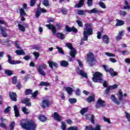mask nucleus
Instances as JSON below:
<instances>
[{
  "label": "nucleus",
  "mask_w": 130,
  "mask_h": 130,
  "mask_svg": "<svg viewBox=\"0 0 130 130\" xmlns=\"http://www.w3.org/2000/svg\"><path fill=\"white\" fill-rule=\"evenodd\" d=\"M20 125L23 129L36 130L37 126L34 122L27 121L25 119H22L20 121Z\"/></svg>",
  "instance_id": "1"
},
{
  "label": "nucleus",
  "mask_w": 130,
  "mask_h": 130,
  "mask_svg": "<svg viewBox=\"0 0 130 130\" xmlns=\"http://www.w3.org/2000/svg\"><path fill=\"white\" fill-rule=\"evenodd\" d=\"M47 28H48L49 30H51L53 35L54 36L56 35V37L57 38H59V39H61L62 40H63L66 38V35L63 34L62 32H57L56 30V27L54 26L53 24H46L45 25Z\"/></svg>",
  "instance_id": "2"
},
{
  "label": "nucleus",
  "mask_w": 130,
  "mask_h": 130,
  "mask_svg": "<svg viewBox=\"0 0 130 130\" xmlns=\"http://www.w3.org/2000/svg\"><path fill=\"white\" fill-rule=\"evenodd\" d=\"M93 77L91 80L94 83H99L100 84H102L104 81L102 77L103 74L101 72H95L93 74H92Z\"/></svg>",
  "instance_id": "3"
},
{
  "label": "nucleus",
  "mask_w": 130,
  "mask_h": 130,
  "mask_svg": "<svg viewBox=\"0 0 130 130\" xmlns=\"http://www.w3.org/2000/svg\"><path fill=\"white\" fill-rule=\"evenodd\" d=\"M91 25H92V23H85L84 24V28L83 33H85V34L87 35H92L93 34V28L91 27Z\"/></svg>",
  "instance_id": "4"
},
{
  "label": "nucleus",
  "mask_w": 130,
  "mask_h": 130,
  "mask_svg": "<svg viewBox=\"0 0 130 130\" xmlns=\"http://www.w3.org/2000/svg\"><path fill=\"white\" fill-rule=\"evenodd\" d=\"M87 62H89V64H90V67H93V66H94L93 62L96 60L94 54H93L92 52H89L88 54H87Z\"/></svg>",
  "instance_id": "5"
},
{
  "label": "nucleus",
  "mask_w": 130,
  "mask_h": 130,
  "mask_svg": "<svg viewBox=\"0 0 130 130\" xmlns=\"http://www.w3.org/2000/svg\"><path fill=\"white\" fill-rule=\"evenodd\" d=\"M47 68V65H46V64L43 63L39 67L38 72H39V73H40V75H42V76H46V74L43 70H45V69Z\"/></svg>",
  "instance_id": "6"
},
{
  "label": "nucleus",
  "mask_w": 130,
  "mask_h": 130,
  "mask_svg": "<svg viewBox=\"0 0 130 130\" xmlns=\"http://www.w3.org/2000/svg\"><path fill=\"white\" fill-rule=\"evenodd\" d=\"M106 106V104L104 100H102L101 98H99L95 104V107L96 108H101V107H105Z\"/></svg>",
  "instance_id": "7"
},
{
  "label": "nucleus",
  "mask_w": 130,
  "mask_h": 130,
  "mask_svg": "<svg viewBox=\"0 0 130 130\" xmlns=\"http://www.w3.org/2000/svg\"><path fill=\"white\" fill-rule=\"evenodd\" d=\"M65 28L67 32H73V33H78V29L74 26L71 27L69 25H66L65 26Z\"/></svg>",
  "instance_id": "8"
},
{
  "label": "nucleus",
  "mask_w": 130,
  "mask_h": 130,
  "mask_svg": "<svg viewBox=\"0 0 130 130\" xmlns=\"http://www.w3.org/2000/svg\"><path fill=\"white\" fill-rule=\"evenodd\" d=\"M8 62L10 64H19V63H21V61L20 60H12V56L11 55H8Z\"/></svg>",
  "instance_id": "9"
},
{
  "label": "nucleus",
  "mask_w": 130,
  "mask_h": 130,
  "mask_svg": "<svg viewBox=\"0 0 130 130\" xmlns=\"http://www.w3.org/2000/svg\"><path fill=\"white\" fill-rule=\"evenodd\" d=\"M31 99L30 98H26L21 100V103H22V104H25L26 106H31Z\"/></svg>",
  "instance_id": "10"
},
{
  "label": "nucleus",
  "mask_w": 130,
  "mask_h": 130,
  "mask_svg": "<svg viewBox=\"0 0 130 130\" xmlns=\"http://www.w3.org/2000/svg\"><path fill=\"white\" fill-rule=\"evenodd\" d=\"M85 12H86V13H88V14H99V13H103V11H99L97 10V8H93L90 11L85 10Z\"/></svg>",
  "instance_id": "11"
},
{
  "label": "nucleus",
  "mask_w": 130,
  "mask_h": 130,
  "mask_svg": "<svg viewBox=\"0 0 130 130\" xmlns=\"http://www.w3.org/2000/svg\"><path fill=\"white\" fill-rule=\"evenodd\" d=\"M17 93L14 92H9V97L12 101L17 102Z\"/></svg>",
  "instance_id": "12"
},
{
  "label": "nucleus",
  "mask_w": 130,
  "mask_h": 130,
  "mask_svg": "<svg viewBox=\"0 0 130 130\" xmlns=\"http://www.w3.org/2000/svg\"><path fill=\"white\" fill-rule=\"evenodd\" d=\"M53 118L55 119V120H57V121H58V122H60L61 121V116L58 114V113L55 112L54 113V114L52 115Z\"/></svg>",
  "instance_id": "13"
},
{
  "label": "nucleus",
  "mask_w": 130,
  "mask_h": 130,
  "mask_svg": "<svg viewBox=\"0 0 130 130\" xmlns=\"http://www.w3.org/2000/svg\"><path fill=\"white\" fill-rule=\"evenodd\" d=\"M102 40L103 42H104V43H106V44H108V43H109V41H110L109 37L107 35H104L102 36Z\"/></svg>",
  "instance_id": "14"
},
{
  "label": "nucleus",
  "mask_w": 130,
  "mask_h": 130,
  "mask_svg": "<svg viewBox=\"0 0 130 130\" xmlns=\"http://www.w3.org/2000/svg\"><path fill=\"white\" fill-rule=\"evenodd\" d=\"M111 100L115 103L117 105H120V102L117 100L115 95L112 94L111 95Z\"/></svg>",
  "instance_id": "15"
},
{
  "label": "nucleus",
  "mask_w": 130,
  "mask_h": 130,
  "mask_svg": "<svg viewBox=\"0 0 130 130\" xmlns=\"http://www.w3.org/2000/svg\"><path fill=\"white\" fill-rule=\"evenodd\" d=\"M84 3H85V0H80L79 3L75 5L74 8H82L84 6Z\"/></svg>",
  "instance_id": "16"
},
{
  "label": "nucleus",
  "mask_w": 130,
  "mask_h": 130,
  "mask_svg": "<svg viewBox=\"0 0 130 130\" xmlns=\"http://www.w3.org/2000/svg\"><path fill=\"white\" fill-rule=\"evenodd\" d=\"M48 63L49 64V66L51 69H53V67H54L56 69H57V63L51 61H48Z\"/></svg>",
  "instance_id": "17"
},
{
  "label": "nucleus",
  "mask_w": 130,
  "mask_h": 130,
  "mask_svg": "<svg viewBox=\"0 0 130 130\" xmlns=\"http://www.w3.org/2000/svg\"><path fill=\"white\" fill-rule=\"evenodd\" d=\"M14 111L15 117H19V116H20V112H19L18 107L16 105H14Z\"/></svg>",
  "instance_id": "18"
},
{
  "label": "nucleus",
  "mask_w": 130,
  "mask_h": 130,
  "mask_svg": "<svg viewBox=\"0 0 130 130\" xmlns=\"http://www.w3.org/2000/svg\"><path fill=\"white\" fill-rule=\"evenodd\" d=\"M42 107L43 108H45L46 106H47V107H49V105H50V103H49V101H48V100H44L42 102Z\"/></svg>",
  "instance_id": "19"
},
{
  "label": "nucleus",
  "mask_w": 130,
  "mask_h": 130,
  "mask_svg": "<svg viewBox=\"0 0 130 130\" xmlns=\"http://www.w3.org/2000/svg\"><path fill=\"white\" fill-rule=\"evenodd\" d=\"M78 74H79L80 76H82V77H84L85 79H88V75H87V73H86V72H85L83 70H81Z\"/></svg>",
  "instance_id": "20"
},
{
  "label": "nucleus",
  "mask_w": 130,
  "mask_h": 130,
  "mask_svg": "<svg viewBox=\"0 0 130 130\" xmlns=\"http://www.w3.org/2000/svg\"><path fill=\"white\" fill-rule=\"evenodd\" d=\"M0 30L1 31V34L3 37H7L8 36V34H7V31L4 29V27L0 25Z\"/></svg>",
  "instance_id": "21"
},
{
  "label": "nucleus",
  "mask_w": 130,
  "mask_h": 130,
  "mask_svg": "<svg viewBox=\"0 0 130 130\" xmlns=\"http://www.w3.org/2000/svg\"><path fill=\"white\" fill-rule=\"evenodd\" d=\"M60 65L63 68H67V67L69 66V62L68 61L63 60L60 62Z\"/></svg>",
  "instance_id": "22"
},
{
  "label": "nucleus",
  "mask_w": 130,
  "mask_h": 130,
  "mask_svg": "<svg viewBox=\"0 0 130 130\" xmlns=\"http://www.w3.org/2000/svg\"><path fill=\"white\" fill-rule=\"evenodd\" d=\"M117 23L115 25L116 26H122L123 25H124V21L121 20H119V19H116V20Z\"/></svg>",
  "instance_id": "23"
},
{
  "label": "nucleus",
  "mask_w": 130,
  "mask_h": 130,
  "mask_svg": "<svg viewBox=\"0 0 130 130\" xmlns=\"http://www.w3.org/2000/svg\"><path fill=\"white\" fill-rule=\"evenodd\" d=\"M50 85V83L49 82L42 81L40 82L39 86L41 87H44V86L48 87V86H49Z\"/></svg>",
  "instance_id": "24"
},
{
  "label": "nucleus",
  "mask_w": 130,
  "mask_h": 130,
  "mask_svg": "<svg viewBox=\"0 0 130 130\" xmlns=\"http://www.w3.org/2000/svg\"><path fill=\"white\" fill-rule=\"evenodd\" d=\"M109 73H110L111 77H112V78H114V77L117 76V73L115 72V71H114L112 68H110V70Z\"/></svg>",
  "instance_id": "25"
},
{
  "label": "nucleus",
  "mask_w": 130,
  "mask_h": 130,
  "mask_svg": "<svg viewBox=\"0 0 130 130\" xmlns=\"http://www.w3.org/2000/svg\"><path fill=\"white\" fill-rule=\"evenodd\" d=\"M94 100H95V95L94 94L88 96V98L87 99V102H88V103H91V102H93Z\"/></svg>",
  "instance_id": "26"
},
{
  "label": "nucleus",
  "mask_w": 130,
  "mask_h": 130,
  "mask_svg": "<svg viewBox=\"0 0 130 130\" xmlns=\"http://www.w3.org/2000/svg\"><path fill=\"white\" fill-rule=\"evenodd\" d=\"M39 119L42 122H44L45 121H46V120H47V117H45L43 115H41L39 117Z\"/></svg>",
  "instance_id": "27"
},
{
  "label": "nucleus",
  "mask_w": 130,
  "mask_h": 130,
  "mask_svg": "<svg viewBox=\"0 0 130 130\" xmlns=\"http://www.w3.org/2000/svg\"><path fill=\"white\" fill-rule=\"evenodd\" d=\"M15 53H16L17 55H24L25 54V53L24 52V51H23V50H16L15 51Z\"/></svg>",
  "instance_id": "28"
},
{
  "label": "nucleus",
  "mask_w": 130,
  "mask_h": 130,
  "mask_svg": "<svg viewBox=\"0 0 130 130\" xmlns=\"http://www.w3.org/2000/svg\"><path fill=\"white\" fill-rule=\"evenodd\" d=\"M124 4L125 6L123 7V9H124V10H130V6L128 2L125 1Z\"/></svg>",
  "instance_id": "29"
},
{
  "label": "nucleus",
  "mask_w": 130,
  "mask_h": 130,
  "mask_svg": "<svg viewBox=\"0 0 130 130\" xmlns=\"http://www.w3.org/2000/svg\"><path fill=\"white\" fill-rule=\"evenodd\" d=\"M70 54L71 57H76V54H77V52H76V50L75 49H73L70 52Z\"/></svg>",
  "instance_id": "30"
},
{
  "label": "nucleus",
  "mask_w": 130,
  "mask_h": 130,
  "mask_svg": "<svg viewBox=\"0 0 130 130\" xmlns=\"http://www.w3.org/2000/svg\"><path fill=\"white\" fill-rule=\"evenodd\" d=\"M18 27L19 30H20L22 32H25V31H26V28H25V26H24L22 24H18Z\"/></svg>",
  "instance_id": "31"
},
{
  "label": "nucleus",
  "mask_w": 130,
  "mask_h": 130,
  "mask_svg": "<svg viewBox=\"0 0 130 130\" xmlns=\"http://www.w3.org/2000/svg\"><path fill=\"white\" fill-rule=\"evenodd\" d=\"M119 98H118V100L119 101H122V98L123 97V94L122 93V91H121V89H119Z\"/></svg>",
  "instance_id": "32"
},
{
  "label": "nucleus",
  "mask_w": 130,
  "mask_h": 130,
  "mask_svg": "<svg viewBox=\"0 0 130 130\" xmlns=\"http://www.w3.org/2000/svg\"><path fill=\"white\" fill-rule=\"evenodd\" d=\"M16 124V123L15 121H13L10 123V124L9 125L10 130H14L15 128V125Z\"/></svg>",
  "instance_id": "33"
},
{
  "label": "nucleus",
  "mask_w": 130,
  "mask_h": 130,
  "mask_svg": "<svg viewBox=\"0 0 130 130\" xmlns=\"http://www.w3.org/2000/svg\"><path fill=\"white\" fill-rule=\"evenodd\" d=\"M25 95H31L32 93H33V90L30 88L26 89L25 91Z\"/></svg>",
  "instance_id": "34"
},
{
  "label": "nucleus",
  "mask_w": 130,
  "mask_h": 130,
  "mask_svg": "<svg viewBox=\"0 0 130 130\" xmlns=\"http://www.w3.org/2000/svg\"><path fill=\"white\" fill-rule=\"evenodd\" d=\"M5 74L7 75V76H11L13 75V71L10 70H6L5 71Z\"/></svg>",
  "instance_id": "35"
},
{
  "label": "nucleus",
  "mask_w": 130,
  "mask_h": 130,
  "mask_svg": "<svg viewBox=\"0 0 130 130\" xmlns=\"http://www.w3.org/2000/svg\"><path fill=\"white\" fill-rule=\"evenodd\" d=\"M69 101L71 104H74L75 103H77V99L70 98L69 99Z\"/></svg>",
  "instance_id": "36"
},
{
  "label": "nucleus",
  "mask_w": 130,
  "mask_h": 130,
  "mask_svg": "<svg viewBox=\"0 0 130 130\" xmlns=\"http://www.w3.org/2000/svg\"><path fill=\"white\" fill-rule=\"evenodd\" d=\"M66 91L69 95H71V94L73 93V88H72L71 87H67Z\"/></svg>",
  "instance_id": "37"
},
{
  "label": "nucleus",
  "mask_w": 130,
  "mask_h": 130,
  "mask_svg": "<svg viewBox=\"0 0 130 130\" xmlns=\"http://www.w3.org/2000/svg\"><path fill=\"white\" fill-rule=\"evenodd\" d=\"M88 111V108H84L80 111V113L82 115H84L86 112Z\"/></svg>",
  "instance_id": "38"
},
{
  "label": "nucleus",
  "mask_w": 130,
  "mask_h": 130,
  "mask_svg": "<svg viewBox=\"0 0 130 130\" xmlns=\"http://www.w3.org/2000/svg\"><path fill=\"white\" fill-rule=\"evenodd\" d=\"M85 12H86V10H78L77 11L78 14L80 15V16H84V15H86L85 13Z\"/></svg>",
  "instance_id": "39"
},
{
  "label": "nucleus",
  "mask_w": 130,
  "mask_h": 130,
  "mask_svg": "<svg viewBox=\"0 0 130 130\" xmlns=\"http://www.w3.org/2000/svg\"><path fill=\"white\" fill-rule=\"evenodd\" d=\"M66 46L71 50L74 49V47H73V44H72V43H68L66 44Z\"/></svg>",
  "instance_id": "40"
},
{
  "label": "nucleus",
  "mask_w": 130,
  "mask_h": 130,
  "mask_svg": "<svg viewBox=\"0 0 130 130\" xmlns=\"http://www.w3.org/2000/svg\"><path fill=\"white\" fill-rule=\"evenodd\" d=\"M20 16H25L27 13H25V10L23 8L20 9Z\"/></svg>",
  "instance_id": "41"
},
{
  "label": "nucleus",
  "mask_w": 130,
  "mask_h": 130,
  "mask_svg": "<svg viewBox=\"0 0 130 130\" xmlns=\"http://www.w3.org/2000/svg\"><path fill=\"white\" fill-rule=\"evenodd\" d=\"M56 49L58 50V52L59 53L63 55L64 54V52L63 51V50H62V48L58 46H56Z\"/></svg>",
  "instance_id": "42"
},
{
  "label": "nucleus",
  "mask_w": 130,
  "mask_h": 130,
  "mask_svg": "<svg viewBox=\"0 0 130 130\" xmlns=\"http://www.w3.org/2000/svg\"><path fill=\"white\" fill-rule=\"evenodd\" d=\"M17 83H18V79H17V76H14L12 78V84L15 85V84H17Z\"/></svg>",
  "instance_id": "43"
},
{
  "label": "nucleus",
  "mask_w": 130,
  "mask_h": 130,
  "mask_svg": "<svg viewBox=\"0 0 130 130\" xmlns=\"http://www.w3.org/2000/svg\"><path fill=\"white\" fill-rule=\"evenodd\" d=\"M99 5L101 8H102V9H106V6L105 5V4L102 2H100L99 3Z\"/></svg>",
  "instance_id": "44"
},
{
  "label": "nucleus",
  "mask_w": 130,
  "mask_h": 130,
  "mask_svg": "<svg viewBox=\"0 0 130 130\" xmlns=\"http://www.w3.org/2000/svg\"><path fill=\"white\" fill-rule=\"evenodd\" d=\"M76 23H77V24H78V25L79 27H81V28H83V22L82 21H81V20H77Z\"/></svg>",
  "instance_id": "45"
},
{
  "label": "nucleus",
  "mask_w": 130,
  "mask_h": 130,
  "mask_svg": "<svg viewBox=\"0 0 130 130\" xmlns=\"http://www.w3.org/2000/svg\"><path fill=\"white\" fill-rule=\"evenodd\" d=\"M43 5L45 6V7H48L49 6V1H48V0H44L43 1Z\"/></svg>",
  "instance_id": "46"
},
{
  "label": "nucleus",
  "mask_w": 130,
  "mask_h": 130,
  "mask_svg": "<svg viewBox=\"0 0 130 130\" xmlns=\"http://www.w3.org/2000/svg\"><path fill=\"white\" fill-rule=\"evenodd\" d=\"M0 127H2L3 128H4V129H8V126L4 123H0Z\"/></svg>",
  "instance_id": "47"
},
{
  "label": "nucleus",
  "mask_w": 130,
  "mask_h": 130,
  "mask_svg": "<svg viewBox=\"0 0 130 130\" xmlns=\"http://www.w3.org/2000/svg\"><path fill=\"white\" fill-rule=\"evenodd\" d=\"M31 95L33 98H34L35 99H36V98L37 97V95H38V90L35 91V92H34V93L32 92Z\"/></svg>",
  "instance_id": "48"
},
{
  "label": "nucleus",
  "mask_w": 130,
  "mask_h": 130,
  "mask_svg": "<svg viewBox=\"0 0 130 130\" xmlns=\"http://www.w3.org/2000/svg\"><path fill=\"white\" fill-rule=\"evenodd\" d=\"M109 87L111 88V90H114L118 87V85L117 84H115L112 86H110Z\"/></svg>",
  "instance_id": "49"
},
{
  "label": "nucleus",
  "mask_w": 130,
  "mask_h": 130,
  "mask_svg": "<svg viewBox=\"0 0 130 130\" xmlns=\"http://www.w3.org/2000/svg\"><path fill=\"white\" fill-rule=\"evenodd\" d=\"M125 117L127 119V121H128L129 122V121H130V114L126 111L125 112Z\"/></svg>",
  "instance_id": "50"
},
{
  "label": "nucleus",
  "mask_w": 130,
  "mask_h": 130,
  "mask_svg": "<svg viewBox=\"0 0 130 130\" xmlns=\"http://www.w3.org/2000/svg\"><path fill=\"white\" fill-rule=\"evenodd\" d=\"M110 90H112L110 86H109L105 91V95H108L110 92Z\"/></svg>",
  "instance_id": "51"
},
{
  "label": "nucleus",
  "mask_w": 130,
  "mask_h": 130,
  "mask_svg": "<svg viewBox=\"0 0 130 130\" xmlns=\"http://www.w3.org/2000/svg\"><path fill=\"white\" fill-rule=\"evenodd\" d=\"M106 55H107V56H109V57H115V54L111 53L110 52H106Z\"/></svg>",
  "instance_id": "52"
},
{
  "label": "nucleus",
  "mask_w": 130,
  "mask_h": 130,
  "mask_svg": "<svg viewBox=\"0 0 130 130\" xmlns=\"http://www.w3.org/2000/svg\"><path fill=\"white\" fill-rule=\"evenodd\" d=\"M36 2H37V0H30V7H34V6H35V4H36Z\"/></svg>",
  "instance_id": "53"
},
{
  "label": "nucleus",
  "mask_w": 130,
  "mask_h": 130,
  "mask_svg": "<svg viewBox=\"0 0 130 130\" xmlns=\"http://www.w3.org/2000/svg\"><path fill=\"white\" fill-rule=\"evenodd\" d=\"M84 130H94V128L92 125L86 126L84 129Z\"/></svg>",
  "instance_id": "54"
},
{
  "label": "nucleus",
  "mask_w": 130,
  "mask_h": 130,
  "mask_svg": "<svg viewBox=\"0 0 130 130\" xmlns=\"http://www.w3.org/2000/svg\"><path fill=\"white\" fill-rule=\"evenodd\" d=\"M40 15H41V11L37 10L36 12V18H39L40 17Z\"/></svg>",
  "instance_id": "55"
},
{
  "label": "nucleus",
  "mask_w": 130,
  "mask_h": 130,
  "mask_svg": "<svg viewBox=\"0 0 130 130\" xmlns=\"http://www.w3.org/2000/svg\"><path fill=\"white\" fill-rule=\"evenodd\" d=\"M83 35H84V37H83V40L84 41H88V35L86 34H85V32H83Z\"/></svg>",
  "instance_id": "56"
},
{
  "label": "nucleus",
  "mask_w": 130,
  "mask_h": 130,
  "mask_svg": "<svg viewBox=\"0 0 130 130\" xmlns=\"http://www.w3.org/2000/svg\"><path fill=\"white\" fill-rule=\"evenodd\" d=\"M68 130H79L77 126H71L68 128Z\"/></svg>",
  "instance_id": "57"
},
{
  "label": "nucleus",
  "mask_w": 130,
  "mask_h": 130,
  "mask_svg": "<svg viewBox=\"0 0 130 130\" xmlns=\"http://www.w3.org/2000/svg\"><path fill=\"white\" fill-rule=\"evenodd\" d=\"M87 6L88 7H91L92 4H93V0H87Z\"/></svg>",
  "instance_id": "58"
},
{
  "label": "nucleus",
  "mask_w": 130,
  "mask_h": 130,
  "mask_svg": "<svg viewBox=\"0 0 130 130\" xmlns=\"http://www.w3.org/2000/svg\"><path fill=\"white\" fill-rule=\"evenodd\" d=\"M61 129L62 130L67 129V125L65 123H63V122H62Z\"/></svg>",
  "instance_id": "59"
},
{
  "label": "nucleus",
  "mask_w": 130,
  "mask_h": 130,
  "mask_svg": "<svg viewBox=\"0 0 130 130\" xmlns=\"http://www.w3.org/2000/svg\"><path fill=\"white\" fill-rule=\"evenodd\" d=\"M27 110H28V109H27V108H26V107H23L22 109V111H23V112L24 113H25V114H28L29 113L27 111Z\"/></svg>",
  "instance_id": "60"
},
{
  "label": "nucleus",
  "mask_w": 130,
  "mask_h": 130,
  "mask_svg": "<svg viewBox=\"0 0 130 130\" xmlns=\"http://www.w3.org/2000/svg\"><path fill=\"white\" fill-rule=\"evenodd\" d=\"M97 38L98 39H101V36H102V32H100V31H98L97 32Z\"/></svg>",
  "instance_id": "61"
},
{
  "label": "nucleus",
  "mask_w": 130,
  "mask_h": 130,
  "mask_svg": "<svg viewBox=\"0 0 130 130\" xmlns=\"http://www.w3.org/2000/svg\"><path fill=\"white\" fill-rule=\"evenodd\" d=\"M10 108H11V107H10V106L7 107L5 109V110H4V112H5V113H9L10 112Z\"/></svg>",
  "instance_id": "62"
},
{
  "label": "nucleus",
  "mask_w": 130,
  "mask_h": 130,
  "mask_svg": "<svg viewBox=\"0 0 130 130\" xmlns=\"http://www.w3.org/2000/svg\"><path fill=\"white\" fill-rule=\"evenodd\" d=\"M31 58V56H29V55H27L23 57V59L25 60H29Z\"/></svg>",
  "instance_id": "63"
},
{
  "label": "nucleus",
  "mask_w": 130,
  "mask_h": 130,
  "mask_svg": "<svg viewBox=\"0 0 130 130\" xmlns=\"http://www.w3.org/2000/svg\"><path fill=\"white\" fill-rule=\"evenodd\" d=\"M120 15L124 17V16H126V12L121 11H120Z\"/></svg>",
  "instance_id": "64"
}]
</instances>
